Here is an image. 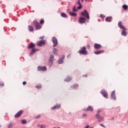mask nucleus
Returning <instances> with one entry per match:
<instances>
[{"label":"nucleus","mask_w":128,"mask_h":128,"mask_svg":"<svg viewBox=\"0 0 128 128\" xmlns=\"http://www.w3.org/2000/svg\"><path fill=\"white\" fill-rule=\"evenodd\" d=\"M78 53L84 55H86L88 52L86 50V47H82L80 50H79Z\"/></svg>","instance_id":"nucleus-1"},{"label":"nucleus","mask_w":128,"mask_h":128,"mask_svg":"<svg viewBox=\"0 0 128 128\" xmlns=\"http://www.w3.org/2000/svg\"><path fill=\"white\" fill-rule=\"evenodd\" d=\"M34 25L36 30H40L42 28L40 23H38L37 21H34Z\"/></svg>","instance_id":"nucleus-2"},{"label":"nucleus","mask_w":128,"mask_h":128,"mask_svg":"<svg viewBox=\"0 0 128 128\" xmlns=\"http://www.w3.org/2000/svg\"><path fill=\"white\" fill-rule=\"evenodd\" d=\"M81 14L82 16H85L88 20H89L90 18L89 14L88 12V11H86V10H84V12H82Z\"/></svg>","instance_id":"nucleus-3"},{"label":"nucleus","mask_w":128,"mask_h":128,"mask_svg":"<svg viewBox=\"0 0 128 128\" xmlns=\"http://www.w3.org/2000/svg\"><path fill=\"white\" fill-rule=\"evenodd\" d=\"M36 44L38 46H43L46 45V40H41L40 41H38Z\"/></svg>","instance_id":"nucleus-4"},{"label":"nucleus","mask_w":128,"mask_h":128,"mask_svg":"<svg viewBox=\"0 0 128 128\" xmlns=\"http://www.w3.org/2000/svg\"><path fill=\"white\" fill-rule=\"evenodd\" d=\"M52 42L54 44L53 47H56L58 46V39L56 37L52 38Z\"/></svg>","instance_id":"nucleus-5"},{"label":"nucleus","mask_w":128,"mask_h":128,"mask_svg":"<svg viewBox=\"0 0 128 128\" xmlns=\"http://www.w3.org/2000/svg\"><path fill=\"white\" fill-rule=\"evenodd\" d=\"M24 111L21 110L20 111H19V112L17 114H16L14 116V117L16 118H18L21 116L22 115V114L24 113Z\"/></svg>","instance_id":"nucleus-6"},{"label":"nucleus","mask_w":128,"mask_h":128,"mask_svg":"<svg viewBox=\"0 0 128 128\" xmlns=\"http://www.w3.org/2000/svg\"><path fill=\"white\" fill-rule=\"evenodd\" d=\"M40 50L36 48H32V52L30 54V56H32L36 52L39 51Z\"/></svg>","instance_id":"nucleus-7"},{"label":"nucleus","mask_w":128,"mask_h":128,"mask_svg":"<svg viewBox=\"0 0 128 128\" xmlns=\"http://www.w3.org/2000/svg\"><path fill=\"white\" fill-rule=\"evenodd\" d=\"M86 22V18H84V17H80L79 19V22L80 24H84Z\"/></svg>","instance_id":"nucleus-8"},{"label":"nucleus","mask_w":128,"mask_h":128,"mask_svg":"<svg viewBox=\"0 0 128 128\" xmlns=\"http://www.w3.org/2000/svg\"><path fill=\"white\" fill-rule=\"evenodd\" d=\"M38 71H44L46 70V66H39L38 68Z\"/></svg>","instance_id":"nucleus-9"},{"label":"nucleus","mask_w":128,"mask_h":128,"mask_svg":"<svg viewBox=\"0 0 128 128\" xmlns=\"http://www.w3.org/2000/svg\"><path fill=\"white\" fill-rule=\"evenodd\" d=\"M94 48L96 50H100L102 48V46L100 44H97V43H95L94 46Z\"/></svg>","instance_id":"nucleus-10"},{"label":"nucleus","mask_w":128,"mask_h":128,"mask_svg":"<svg viewBox=\"0 0 128 128\" xmlns=\"http://www.w3.org/2000/svg\"><path fill=\"white\" fill-rule=\"evenodd\" d=\"M115 94H116V92L114 90L112 94H111V96H110V98L112 100H116V96L115 95Z\"/></svg>","instance_id":"nucleus-11"},{"label":"nucleus","mask_w":128,"mask_h":128,"mask_svg":"<svg viewBox=\"0 0 128 128\" xmlns=\"http://www.w3.org/2000/svg\"><path fill=\"white\" fill-rule=\"evenodd\" d=\"M96 118L98 120L99 122L103 121L104 119L102 117H101L98 114H96Z\"/></svg>","instance_id":"nucleus-12"},{"label":"nucleus","mask_w":128,"mask_h":128,"mask_svg":"<svg viewBox=\"0 0 128 128\" xmlns=\"http://www.w3.org/2000/svg\"><path fill=\"white\" fill-rule=\"evenodd\" d=\"M101 94H102V96L105 98H108V93L106 92L104 90H102L101 91Z\"/></svg>","instance_id":"nucleus-13"},{"label":"nucleus","mask_w":128,"mask_h":128,"mask_svg":"<svg viewBox=\"0 0 128 128\" xmlns=\"http://www.w3.org/2000/svg\"><path fill=\"white\" fill-rule=\"evenodd\" d=\"M34 48H36V45L34 44V43H30L28 46V49H34Z\"/></svg>","instance_id":"nucleus-14"},{"label":"nucleus","mask_w":128,"mask_h":128,"mask_svg":"<svg viewBox=\"0 0 128 128\" xmlns=\"http://www.w3.org/2000/svg\"><path fill=\"white\" fill-rule=\"evenodd\" d=\"M60 106H61L60 104H56L54 106L52 107V110H54L56 109H58V108H60Z\"/></svg>","instance_id":"nucleus-15"},{"label":"nucleus","mask_w":128,"mask_h":128,"mask_svg":"<svg viewBox=\"0 0 128 128\" xmlns=\"http://www.w3.org/2000/svg\"><path fill=\"white\" fill-rule=\"evenodd\" d=\"M118 27H119L120 28H121V29H122V30H124V29L125 28L124 27V26H123V25H122V22H121V21H120V22H118Z\"/></svg>","instance_id":"nucleus-16"},{"label":"nucleus","mask_w":128,"mask_h":128,"mask_svg":"<svg viewBox=\"0 0 128 128\" xmlns=\"http://www.w3.org/2000/svg\"><path fill=\"white\" fill-rule=\"evenodd\" d=\"M104 52V50H100V51H96V52H94V54H96V55H98V54H102Z\"/></svg>","instance_id":"nucleus-17"},{"label":"nucleus","mask_w":128,"mask_h":128,"mask_svg":"<svg viewBox=\"0 0 128 128\" xmlns=\"http://www.w3.org/2000/svg\"><path fill=\"white\" fill-rule=\"evenodd\" d=\"M112 18L111 16H110V17H106V22H112Z\"/></svg>","instance_id":"nucleus-18"},{"label":"nucleus","mask_w":128,"mask_h":128,"mask_svg":"<svg viewBox=\"0 0 128 128\" xmlns=\"http://www.w3.org/2000/svg\"><path fill=\"white\" fill-rule=\"evenodd\" d=\"M28 28L30 32L34 31V28L33 26H30V25H29L28 26Z\"/></svg>","instance_id":"nucleus-19"},{"label":"nucleus","mask_w":128,"mask_h":128,"mask_svg":"<svg viewBox=\"0 0 128 128\" xmlns=\"http://www.w3.org/2000/svg\"><path fill=\"white\" fill-rule=\"evenodd\" d=\"M72 80V77H70V76H68L65 79V80L66 82H70V80Z\"/></svg>","instance_id":"nucleus-20"},{"label":"nucleus","mask_w":128,"mask_h":128,"mask_svg":"<svg viewBox=\"0 0 128 128\" xmlns=\"http://www.w3.org/2000/svg\"><path fill=\"white\" fill-rule=\"evenodd\" d=\"M70 88H78V84H74L72 86H70Z\"/></svg>","instance_id":"nucleus-21"},{"label":"nucleus","mask_w":128,"mask_h":128,"mask_svg":"<svg viewBox=\"0 0 128 128\" xmlns=\"http://www.w3.org/2000/svg\"><path fill=\"white\" fill-rule=\"evenodd\" d=\"M64 56H62V58H60V60L58 62V64H62L64 62Z\"/></svg>","instance_id":"nucleus-22"},{"label":"nucleus","mask_w":128,"mask_h":128,"mask_svg":"<svg viewBox=\"0 0 128 128\" xmlns=\"http://www.w3.org/2000/svg\"><path fill=\"white\" fill-rule=\"evenodd\" d=\"M122 35L124 36H126V32L125 28L124 29H122Z\"/></svg>","instance_id":"nucleus-23"},{"label":"nucleus","mask_w":128,"mask_h":128,"mask_svg":"<svg viewBox=\"0 0 128 128\" xmlns=\"http://www.w3.org/2000/svg\"><path fill=\"white\" fill-rule=\"evenodd\" d=\"M86 111L92 112L93 110V108L91 106H89L87 109L86 110Z\"/></svg>","instance_id":"nucleus-24"},{"label":"nucleus","mask_w":128,"mask_h":128,"mask_svg":"<svg viewBox=\"0 0 128 128\" xmlns=\"http://www.w3.org/2000/svg\"><path fill=\"white\" fill-rule=\"evenodd\" d=\"M60 16L62 17H63L64 18H68V15H66V14H65V13H60Z\"/></svg>","instance_id":"nucleus-25"},{"label":"nucleus","mask_w":128,"mask_h":128,"mask_svg":"<svg viewBox=\"0 0 128 128\" xmlns=\"http://www.w3.org/2000/svg\"><path fill=\"white\" fill-rule=\"evenodd\" d=\"M69 14L70 16H76V14L74 13V12H70Z\"/></svg>","instance_id":"nucleus-26"},{"label":"nucleus","mask_w":128,"mask_h":128,"mask_svg":"<svg viewBox=\"0 0 128 128\" xmlns=\"http://www.w3.org/2000/svg\"><path fill=\"white\" fill-rule=\"evenodd\" d=\"M54 55H50V58H49V61L52 62L54 60Z\"/></svg>","instance_id":"nucleus-27"},{"label":"nucleus","mask_w":128,"mask_h":128,"mask_svg":"<svg viewBox=\"0 0 128 128\" xmlns=\"http://www.w3.org/2000/svg\"><path fill=\"white\" fill-rule=\"evenodd\" d=\"M52 52L54 54H55L56 55L58 54L56 53V52H58V50L56 48H54Z\"/></svg>","instance_id":"nucleus-28"},{"label":"nucleus","mask_w":128,"mask_h":128,"mask_svg":"<svg viewBox=\"0 0 128 128\" xmlns=\"http://www.w3.org/2000/svg\"><path fill=\"white\" fill-rule=\"evenodd\" d=\"M122 8H123L125 10H127V9H128V6H127V5H126V4L123 5Z\"/></svg>","instance_id":"nucleus-29"},{"label":"nucleus","mask_w":128,"mask_h":128,"mask_svg":"<svg viewBox=\"0 0 128 128\" xmlns=\"http://www.w3.org/2000/svg\"><path fill=\"white\" fill-rule=\"evenodd\" d=\"M36 88H38V89H40L42 88V86L40 84H38V85L36 86Z\"/></svg>","instance_id":"nucleus-30"},{"label":"nucleus","mask_w":128,"mask_h":128,"mask_svg":"<svg viewBox=\"0 0 128 128\" xmlns=\"http://www.w3.org/2000/svg\"><path fill=\"white\" fill-rule=\"evenodd\" d=\"M73 12H78V9H76V6H74L73 8Z\"/></svg>","instance_id":"nucleus-31"},{"label":"nucleus","mask_w":128,"mask_h":128,"mask_svg":"<svg viewBox=\"0 0 128 128\" xmlns=\"http://www.w3.org/2000/svg\"><path fill=\"white\" fill-rule=\"evenodd\" d=\"M22 123L23 124H25L27 123V121L26 120H22Z\"/></svg>","instance_id":"nucleus-32"},{"label":"nucleus","mask_w":128,"mask_h":128,"mask_svg":"<svg viewBox=\"0 0 128 128\" xmlns=\"http://www.w3.org/2000/svg\"><path fill=\"white\" fill-rule=\"evenodd\" d=\"M48 64L50 66H52V61H48Z\"/></svg>","instance_id":"nucleus-33"},{"label":"nucleus","mask_w":128,"mask_h":128,"mask_svg":"<svg viewBox=\"0 0 128 128\" xmlns=\"http://www.w3.org/2000/svg\"><path fill=\"white\" fill-rule=\"evenodd\" d=\"M44 23V20H40V24H43Z\"/></svg>","instance_id":"nucleus-34"},{"label":"nucleus","mask_w":128,"mask_h":128,"mask_svg":"<svg viewBox=\"0 0 128 128\" xmlns=\"http://www.w3.org/2000/svg\"><path fill=\"white\" fill-rule=\"evenodd\" d=\"M40 117H41L40 115H38V116H35V118L38 119V118H40Z\"/></svg>","instance_id":"nucleus-35"},{"label":"nucleus","mask_w":128,"mask_h":128,"mask_svg":"<svg viewBox=\"0 0 128 128\" xmlns=\"http://www.w3.org/2000/svg\"><path fill=\"white\" fill-rule=\"evenodd\" d=\"M4 86V83L0 84V88H2Z\"/></svg>","instance_id":"nucleus-36"},{"label":"nucleus","mask_w":128,"mask_h":128,"mask_svg":"<svg viewBox=\"0 0 128 128\" xmlns=\"http://www.w3.org/2000/svg\"><path fill=\"white\" fill-rule=\"evenodd\" d=\"M8 128H12V124H10L8 125Z\"/></svg>","instance_id":"nucleus-37"},{"label":"nucleus","mask_w":128,"mask_h":128,"mask_svg":"<svg viewBox=\"0 0 128 128\" xmlns=\"http://www.w3.org/2000/svg\"><path fill=\"white\" fill-rule=\"evenodd\" d=\"M82 5H80V6H78V10H80L82 9Z\"/></svg>","instance_id":"nucleus-38"},{"label":"nucleus","mask_w":128,"mask_h":128,"mask_svg":"<svg viewBox=\"0 0 128 128\" xmlns=\"http://www.w3.org/2000/svg\"><path fill=\"white\" fill-rule=\"evenodd\" d=\"M40 128H46V126L42 124L40 126Z\"/></svg>","instance_id":"nucleus-39"},{"label":"nucleus","mask_w":128,"mask_h":128,"mask_svg":"<svg viewBox=\"0 0 128 128\" xmlns=\"http://www.w3.org/2000/svg\"><path fill=\"white\" fill-rule=\"evenodd\" d=\"M78 4H79V6H81L82 4L80 3V0H78V2H77Z\"/></svg>","instance_id":"nucleus-40"},{"label":"nucleus","mask_w":128,"mask_h":128,"mask_svg":"<svg viewBox=\"0 0 128 128\" xmlns=\"http://www.w3.org/2000/svg\"><path fill=\"white\" fill-rule=\"evenodd\" d=\"M44 36H41V37L40 38V40H44Z\"/></svg>","instance_id":"nucleus-41"},{"label":"nucleus","mask_w":128,"mask_h":128,"mask_svg":"<svg viewBox=\"0 0 128 128\" xmlns=\"http://www.w3.org/2000/svg\"><path fill=\"white\" fill-rule=\"evenodd\" d=\"M100 17L101 18H105V16H104V15H102V14H101V15L100 16Z\"/></svg>","instance_id":"nucleus-42"},{"label":"nucleus","mask_w":128,"mask_h":128,"mask_svg":"<svg viewBox=\"0 0 128 128\" xmlns=\"http://www.w3.org/2000/svg\"><path fill=\"white\" fill-rule=\"evenodd\" d=\"M26 84H27V82H22L23 85H26Z\"/></svg>","instance_id":"nucleus-43"},{"label":"nucleus","mask_w":128,"mask_h":128,"mask_svg":"<svg viewBox=\"0 0 128 128\" xmlns=\"http://www.w3.org/2000/svg\"><path fill=\"white\" fill-rule=\"evenodd\" d=\"M87 48L88 49V50H90V45H88H88L87 46Z\"/></svg>","instance_id":"nucleus-44"},{"label":"nucleus","mask_w":128,"mask_h":128,"mask_svg":"<svg viewBox=\"0 0 128 128\" xmlns=\"http://www.w3.org/2000/svg\"><path fill=\"white\" fill-rule=\"evenodd\" d=\"M100 126L102 127L106 128V126L104 125H103L102 124H100Z\"/></svg>","instance_id":"nucleus-45"},{"label":"nucleus","mask_w":128,"mask_h":128,"mask_svg":"<svg viewBox=\"0 0 128 128\" xmlns=\"http://www.w3.org/2000/svg\"><path fill=\"white\" fill-rule=\"evenodd\" d=\"M82 116L84 118V117H86V114H83L82 115Z\"/></svg>","instance_id":"nucleus-46"},{"label":"nucleus","mask_w":128,"mask_h":128,"mask_svg":"<svg viewBox=\"0 0 128 128\" xmlns=\"http://www.w3.org/2000/svg\"><path fill=\"white\" fill-rule=\"evenodd\" d=\"M84 77H87L88 76V74H86L85 75L83 76Z\"/></svg>","instance_id":"nucleus-47"},{"label":"nucleus","mask_w":128,"mask_h":128,"mask_svg":"<svg viewBox=\"0 0 128 128\" xmlns=\"http://www.w3.org/2000/svg\"><path fill=\"white\" fill-rule=\"evenodd\" d=\"M89 128V126L88 125L85 128Z\"/></svg>","instance_id":"nucleus-48"},{"label":"nucleus","mask_w":128,"mask_h":128,"mask_svg":"<svg viewBox=\"0 0 128 128\" xmlns=\"http://www.w3.org/2000/svg\"><path fill=\"white\" fill-rule=\"evenodd\" d=\"M100 112H101V110H98V113H100Z\"/></svg>","instance_id":"nucleus-49"},{"label":"nucleus","mask_w":128,"mask_h":128,"mask_svg":"<svg viewBox=\"0 0 128 128\" xmlns=\"http://www.w3.org/2000/svg\"><path fill=\"white\" fill-rule=\"evenodd\" d=\"M114 118H112L111 120H114Z\"/></svg>","instance_id":"nucleus-50"},{"label":"nucleus","mask_w":128,"mask_h":128,"mask_svg":"<svg viewBox=\"0 0 128 128\" xmlns=\"http://www.w3.org/2000/svg\"><path fill=\"white\" fill-rule=\"evenodd\" d=\"M40 126V124H38V126Z\"/></svg>","instance_id":"nucleus-51"},{"label":"nucleus","mask_w":128,"mask_h":128,"mask_svg":"<svg viewBox=\"0 0 128 128\" xmlns=\"http://www.w3.org/2000/svg\"><path fill=\"white\" fill-rule=\"evenodd\" d=\"M90 128H93V127H90Z\"/></svg>","instance_id":"nucleus-52"},{"label":"nucleus","mask_w":128,"mask_h":128,"mask_svg":"<svg viewBox=\"0 0 128 128\" xmlns=\"http://www.w3.org/2000/svg\"><path fill=\"white\" fill-rule=\"evenodd\" d=\"M54 128H56L55 127H54ZM58 128H60V127Z\"/></svg>","instance_id":"nucleus-53"},{"label":"nucleus","mask_w":128,"mask_h":128,"mask_svg":"<svg viewBox=\"0 0 128 128\" xmlns=\"http://www.w3.org/2000/svg\"><path fill=\"white\" fill-rule=\"evenodd\" d=\"M1 127V126H0V128Z\"/></svg>","instance_id":"nucleus-54"}]
</instances>
